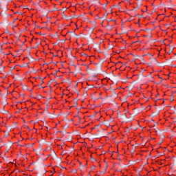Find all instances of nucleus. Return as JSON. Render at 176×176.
<instances>
[{
	"instance_id": "nucleus-50",
	"label": "nucleus",
	"mask_w": 176,
	"mask_h": 176,
	"mask_svg": "<svg viewBox=\"0 0 176 176\" xmlns=\"http://www.w3.org/2000/svg\"><path fill=\"white\" fill-rule=\"evenodd\" d=\"M77 94H78V96H80L79 93H78Z\"/></svg>"
},
{
	"instance_id": "nucleus-33",
	"label": "nucleus",
	"mask_w": 176,
	"mask_h": 176,
	"mask_svg": "<svg viewBox=\"0 0 176 176\" xmlns=\"http://www.w3.org/2000/svg\"><path fill=\"white\" fill-rule=\"evenodd\" d=\"M65 41H67V39H65V40L63 41V43H65Z\"/></svg>"
},
{
	"instance_id": "nucleus-23",
	"label": "nucleus",
	"mask_w": 176,
	"mask_h": 176,
	"mask_svg": "<svg viewBox=\"0 0 176 176\" xmlns=\"http://www.w3.org/2000/svg\"><path fill=\"white\" fill-rule=\"evenodd\" d=\"M54 156H55L56 157H57V155L56 154V153L54 152Z\"/></svg>"
},
{
	"instance_id": "nucleus-36",
	"label": "nucleus",
	"mask_w": 176,
	"mask_h": 176,
	"mask_svg": "<svg viewBox=\"0 0 176 176\" xmlns=\"http://www.w3.org/2000/svg\"><path fill=\"white\" fill-rule=\"evenodd\" d=\"M89 14L92 15V14H93V12H90Z\"/></svg>"
},
{
	"instance_id": "nucleus-19",
	"label": "nucleus",
	"mask_w": 176,
	"mask_h": 176,
	"mask_svg": "<svg viewBox=\"0 0 176 176\" xmlns=\"http://www.w3.org/2000/svg\"><path fill=\"white\" fill-rule=\"evenodd\" d=\"M76 87H78V84H76V85L74 86V89H76Z\"/></svg>"
},
{
	"instance_id": "nucleus-59",
	"label": "nucleus",
	"mask_w": 176,
	"mask_h": 176,
	"mask_svg": "<svg viewBox=\"0 0 176 176\" xmlns=\"http://www.w3.org/2000/svg\"><path fill=\"white\" fill-rule=\"evenodd\" d=\"M25 87H26V89H27V86L26 85L25 86Z\"/></svg>"
},
{
	"instance_id": "nucleus-44",
	"label": "nucleus",
	"mask_w": 176,
	"mask_h": 176,
	"mask_svg": "<svg viewBox=\"0 0 176 176\" xmlns=\"http://www.w3.org/2000/svg\"><path fill=\"white\" fill-rule=\"evenodd\" d=\"M38 97H42L41 95H38Z\"/></svg>"
},
{
	"instance_id": "nucleus-11",
	"label": "nucleus",
	"mask_w": 176,
	"mask_h": 176,
	"mask_svg": "<svg viewBox=\"0 0 176 176\" xmlns=\"http://www.w3.org/2000/svg\"><path fill=\"white\" fill-rule=\"evenodd\" d=\"M91 24H92L94 25V27H96V21H90Z\"/></svg>"
},
{
	"instance_id": "nucleus-52",
	"label": "nucleus",
	"mask_w": 176,
	"mask_h": 176,
	"mask_svg": "<svg viewBox=\"0 0 176 176\" xmlns=\"http://www.w3.org/2000/svg\"><path fill=\"white\" fill-rule=\"evenodd\" d=\"M60 176H64V175H60Z\"/></svg>"
},
{
	"instance_id": "nucleus-8",
	"label": "nucleus",
	"mask_w": 176,
	"mask_h": 176,
	"mask_svg": "<svg viewBox=\"0 0 176 176\" xmlns=\"http://www.w3.org/2000/svg\"><path fill=\"white\" fill-rule=\"evenodd\" d=\"M74 107H78V100H76V99H74Z\"/></svg>"
},
{
	"instance_id": "nucleus-30",
	"label": "nucleus",
	"mask_w": 176,
	"mask_h": 176,
	"mask_svg": "<svg viewBox=\"0 0 176 176\" xmlns=\"http://www.w3.org/2000/svg\"><path fill=\"white\" fill-rule=\"evenodd\" d=\"M74 35H75L76 36H77L76 33H75V32H74Z\"/></svg>"
},
{
	"instance_id": "nucleus-56",
	"label": "nucleus",
	"mask_w": 176,
	"mask_h": 176,
	"mask_svg": "<svg viewBox=\"0 0 176 176\" xmlns=\"http://www.w3.org/2000/svg\"><path fill=\"white\" fill-rule=\"evenodd\" d=\"M171 52H173V49L171 50Z\"/></svg>"
},
{
	"instance_id": "nucleus-16",
	"label": "nucleus",
	"mask_w": 176,
	"mask_h": 176,
	"mask_svg": "<svg viewBox=\"0 0 176 176\" xmlns=\"http://www.w3.org/2000/svg\"><path fill=\"white\" fill-rule=\"evenodd\" d=\"M84 96L85 97L87 96V92H85V94H84Z\"/></svg>"
},
{
	"instance_id": "nucleus-6",
	"label": "nucleus",
	"mask_w": 176,
	"mask_h": 176,
	"mask_svg": "<svg viewBox=\"0 0 176 176\" xmlns=\"http://www.w3.org/2000/svg\"><path fill=\"white\" fill-rule=\"evenodd\" d=\"M66 141H69V142L72 141V135L69 134V138L66 139Z\"/></svg>"
},
{
	"instance_id": "nucleus-1",
	"label": "nucleus",
	"mask_w": 176,
	"mask_h": 176,
	"mask_svg": "<svg viewBox=\"0 0 176 176\" xmlns=\"http://www.w3.org/2000/svg\"><path fill=\"white\" fill-rule=\"evenodd\" d=\"M100 45H101V43H100L99 44L96 43L94 45L95 50L96 52H98V53H101V48L100 47Z\"/></svg>"
},
{
	"instance_id": "nucleus-17",
	"label": "nucleus",
	"mask_w": 176,
	"mask_h": 176,
	"mask_svg": "<svg viewBox=\"0 0 176 176\" xmlns=\"http://www.w3.org/2000/svg\"><path fill=\"white\" fill-rule=\"evenodd\" d=\"M20 50H23V45H21Z\"/></svg>"
},
{
	"instance_id": "nucleus-3",
	"label": "nucleus",
	"mask_w": 176,
	"mask_h": 176,
	"mask_svg": "<svg viewBox=\"0 0 176 176\" xmlns=\"http://www.w3.org/2000/svg\"><path fill=\"white\" fill-rule=\"evenodd\" d=\"M111 93H112L111 94L112 97H116V98H118V94L115 92V89H111Z\"/></svg>"
},
{
	"instance_id": "nucleus-58",
	"label": "nucleus",
	"mask_w": 176,
	"mask_h": 176,
	"mask_svg": "<svg viewBox=\"0 0 176 176\" xmlns=\"http://www.w3.org/2000/svg\"><path fill=\"white\" fill-rule=\"evenodd\" d=\"M60 5H63V3H60Z\"/></svg>"
},
{
	"instance_id": "nucleus-25",
	"label": "nucleus",
	"mask_w": 176,
	"mask_h": 176,
	"mask_svg": "<svg viewBox=\"0 0 176 176\" xmlns=\"http://www.w3.org/2000/svg\"><path fill=\"white\" fill-rule=\"evenodd\" d=\"M124 116L125 118H127V116L126 115V113L124 114Z\"/></svg>"
},
{
	"instance_id": "nucleus-2",
	"label": "nucleus",
	"mask_w": 176,
	"mask_h": 176,
	"mask_svg": "<svg viewBox=\"0 0 176 176\" xmlns=\"http://www.w3.org/2000/svg\"><path fill=\"white\" fill-rule=\"evenodd\" d=\"M111 75L113 77V80H115L116 82V83H118L119 79L116 80V78L120 77V73H119L116 76H115V75H113V72H112Z\"/></svg>"
},
{
	"instance_id": "nucleus-18",
	"label": "nucleus",
	"mask_w": 176,
	"mask_h": 176,
	"mask_svg": "<svg viewBox=\"0 0 176 176\" xmlns=\"http://www.w3.org/2000/svg\"><path fill=\"white\" fill-rule=\"evenodd\" d=\"M73 173H74V174H76V173H77L76 170H73Z\"/></svg>"
},
{
	"instance_id": "nucleus-5",
	"label": "nucleus",
	"mask_w": 176,
	"mask_h": 176,
	"mask_svg": "<svg viewBox=\"0 0 176 176\" xmlns=\"http://www.w3.org/2000/svg\"><path fill=\"white\" fill-rule=\"evenodd\" d=\"M94 30H96V26H94L92 28H89V34H93V31H94Z\"/></svg>"
},
{
	"instance_id": "nucleus-12",
	"label": "nucleus",
	"mask_w": 176,
	"mask_h": 176,
	"mask_svg": "<svg viewBox=\"0 0 176 176\" xmlns=\"http://www.w3.org/2000/svg\"><path fill=\"white\" fill-rule=\"evenodd\" d=\"M91 160L92 162V163H94V162H96V159L93 158V157L91 155Z\"/></svg>"
},
{
	"instance_id": "nucleus-13",
	"label": "nucleus",
	"mask_w": 176,
	"mask_h": 176,
	"mask_svg": "<svg viewBox=\"0 0 176 176\" xmlns=\"http://www.w3.org/2000/svg\"><path fill=\"white\" fill-rule=\"evenodd\" d=\"M96 168V165H93L92 167H91V170H94Z\"/></svg>"
},
{
	"instance_id": "nucleus-40",
	"label": "nucleus",
	"mask_w": 176,
	"mask_h": 176,
	"mask_svg": "<svg viewBox=\"0 0 176 176\" xmlns=\"http://www.w3.org/2000/svg\"><path fill=\"white\" fill-rule=\"evenodd\" d=\"M118 6H120V3H118Z\"/></svg>"
},
{
	"instance_id": "nucleus-7",
	"label": "nucleus",
	"mask_w": 176,
	"mask_h": 176,
	"mask_svg": "<svg viewBox=\"0 0 176 176\" xmlns=\"http://www.w3.org/2000/svg\"><path fill=\"white\" fill-rule=\"evenodd\" d=\"M170 102H173L174 101V92H172V95L170 96Z\"/></svg>"
},
{
	"instance_id": "nucleus-41",
	"label": "nucleus",
	"mask_w": 176,
	"mask_h": 176,
	"mask_svg": "<svg viewBox=\"0 0 176 176\" xmlns=\"http://www.w3.org/2000/svg\"><path fill=\"white\" fill-rule=\"evenodd\" d=\"M58 63V62H56V64H55V65H57Z\"/></svg>"
},
{
	"instance_id": "nucleus-64",
	"label": "nucleus",
	"mask_w": 176,
	"mask_h": 176,
	"mask_svg": "<svg viewBox=\"0 0 176 176\" xmlns=\"http://www.w3.org/2000/svg\"><path fill=\"white\" fill-rule=\"evenodd\" d=\"M111 10H112V8H111Z\"/></svg>"
},
{
	"instance_id": "nucleus-47",
	"label": "nucleus",
	"mask_w": 176,
	"mask_h": 176,
	"mask_svg": "<svg viewBox=\"0 0 176 176\" xmlns=\"http://www.w3.org/2000/svg\"><path fill=\"white\" fill-rule=\"evenodd\" d=\"M36 47H38V45H37V46H36V47H35V49H36Z\"/></svg>"
},
{
	"instance_id": "nucleus-34",
	"label": "nucleus",
	"mask_w": 176,
	"mask_h": 176,
	"mask_svg": "<svg viewBox=\"0 0 176 176\" xmlns=\"http://www.w3.org/2000/svg\"><path fill=\"white\" fill-rule=\"evenodd\" d=\"M8 10V7H6V10Z\"/></svg>"
},
{
	"instance_id": "nucleus-46",
	"label": "nucleus",
	"mask_w": 176,
	"mask_h": 176,
	"mask_svg": "<svg viewBox=\"0 0 176 176\" xmlns=\"http://www.w3.org/2000/svg\"><path fill=\"white\" fill-rule=\"evenodd\" d=\"M36 47H38V45H37V46H36V47H35V49H36Z\"/></svg>"
},
{
	"instance_id": "nucleus-54",
	"label": "nucleus",
	"mask_w": 176,
	"mask_h": 176,
	"mask_svg": "<svg viewBox=\"0 0 176 176\" xmlns=\"http://www.w3.org/2000/svg\"><path fill=\"white\" fill-rule=\"evenodd\" d=\"M139 5V6H141V4H138Z\"/></svg>"
},
{
	"instance_id": "nucleus-37",
	"label": "nucleus",
	"mask_w": 176,
	"mask_h": 176,
	"mask_svg": "<svg viewBox=\"0 0 176 176\" xmlns=\"http://www.w3.org/2000/svg\"><path fill=\"white\" fill-rule=\"evenodd\" d=\"M25 96V94H24L22 95L23 97H24Z\"/></svg>"
},
{
	"instance_id": "nucleus-62",
	"label": "nucleus",
	"mask_w": 176,
	"mask_h": 176,
	"mask_svg": "<svg viewBox=\"0 0 176 176\" xmlns=\"http://www.w3.org/2000/svg\"><path fill=\"white\" fill-rule=\"evenodd\" d=\"M3 63V61L1 62V64Z\"/></svg>"
},
{
	"instance_id": "nucleus-14",
	"label": "nucleus",
	"mask_w": 176,
	"mask_h": 176,
	"mask_svg": "<svg viewBox=\"0 0 176 176\" xmlns=\"http://www.w3.org/2000/svg\"><path fill=\"white\" fill-rule=\"evenodd\" d=\"M70 65H74V60H71Z\"/></svg>"
},
{
	"instance_id": "nucleus-42",
	"label": "nucleus",
	"mask_w": 176,
	"mask_h": 176,
	"mask_svg": "<svg viewBox=\"0 0 176 176\" xmlns=\"http://www.w3.org/2000/svg\"><path fill=\"white\" fill-rule=\"evenodd\" d=\"M12 69H14V67H11Z\"/></svg>"
},
{
	"instance_id": "nucleus-38",
	"label": "nucleus",
	"mask_w": 176,
	"mask_h": 176,
	"mask_svg": "<svg viewBox=\"0 0 176 176\" xmlns=\"http://www.w3.org/2000/svg\"><path fill=\"white\" fill-rule=\"evenodd\" d=\"M138 24H140V20H138Z\"/></svg>"
},
{
	"instance_id": "nucleus-63",
	"label": "nucleus",
	"mask_w": 176,
	"mask_h": 176,
	"mask_svg": "<svg viewBox=\"0 0 176 176\" xmlns=\"http://www.w3.org/2000/svg\"><path fill=\"white\" fill-rule=\"evenodd\" d=\"M3 63V61L1 62V64Z\"/></svg>"
},
{
	"instance_id": "nucleus-49",
	"label": "nucleus",
	"mask_w": 176,
	"mask_h": 176,
	"mask_svg": "<svg viewBox=\"0 0 176 176\" xmlns=\"http://www.w3.org/2000/svg\"><path fill=\"white\" fill-rule=\"evenodd\" d=\"M113 8H115V5L113 6Z\"/></svg>"
},
{
	"instance_id": "nucleus-27",
	"label": "nucleus",
	"mask_w": 176,
	"mask_h": 176,
	"mask_svg": "<svg viewBox=\"0 0 176 176\" xmlns=\"http://www.w3.org/2000/svg\"><path fill=\"white\" fill-rule=\"evenodd\" d=\"M123 50H124V49H126V46L122 47Z\"/></svg>"
},
{
	"instance_id": "nucleus-43",
	"label": "nucleus",
	"mask_w": 176,
	"mask_h": 176,
	"mask_svg": "<svg viewBox=\"0 0 176 176\" xmlns=\"http://www.w3.org/2000/svg\"><path fill=\"white\" fill-rule=\"evenodd\" d=\"M104 171H107V168H105Z\"/></svg>"
},
{
	"instance_id": "nucleus-15",
	"label": "nucleus",
	"mask_w": 176,
	"mask_h": 176,
	"mask_svg": "<svg viewBox=\"0 0 176 176\" xmlns=\"http://www.w3.org/2000/svg\"><path fill=\"white\" fill-rule=\"evenodd\" d=\"M50 83H52V82H49V83H48V85H49V87H50V89H52V86H50Z\"/></svg>"
},
{
	"instance_id": "nucleus-9",
	"label": "nucleus",
	"mask_w": 176,
	"mask_h": 176,
	"mask_svg": "<svg viewBox=\"0 0 176 176\" xmlns=\"http://www.w3.org/2000/svg\"><path fill=\"white\" fill-rule=\"evenodd\" d=\"M108 14H109V13H108V12H107L106 14H104L103 15L102 19H104V20L107 19V16H108Z\"/></svg>"
},
{
	"instance_id": "nucleus-10",
	"label": "nucleus",
	"mask_w": 176,
	"mask_h": 176,
	"mask_svg": "<svg viewBox=\"0 0 176 176\" xmlns=\"http://www.w3.org/2000/svg\"><path fill=\"white\" fill-rule=\"evenodd\" d=\"M2 104H3L4 105L3 108H5V106L8 105V102L6 100H4V102H3Z\"/></svg>"
},
{
	"instance_id": "nucleus-51",
	"label": "nucleus",
	"mask_w": 176,
	"mask_h": 176,
	"mask_svg": "<svg viewBox=\"0 0 176 176\" xmlns=\"http://www.w3.org/2000/svg\"><path fill=\"white\" fill-rule=\"evenodd\" d=\"M104 10H107L105 8H104Z\"/></svg>"
},
{
	"instance_id": "nucleus-60",
	"label": "nucleus",
	"mask_w": 176,
	"mask_h": 176,
	"mask_svg": "<svg viewBox=\"0 0 176 176\" xmlns=\"http://www.w3.org/2000/svg\"><path fill=\"white\" fill-rule=\"evenodd\" d=\"M94 116H96V114H94Z\"/></svg>"
},
{
	"instance_id": "nucleus-22",
	"label": "nucleus",
	"mask_w": 176,
	"mask_h": 176,
	"mask_svg": "<svg viewBox=\"0 0 176 176\" xmlns=\"http://www.w3.org/2000/svg\"><path fill=\"white\" fill-rule=\"evenodd\" d=\"M28 127V130H29V131H31V129H30V126H27Z\"/></svg>"
},
{
	"instance_id": "nucleus-29",
	"label": "nucleus",
	"mask_w": 176,
	"mask_h": 176,
	"mask_svg": "<svg viewBox=\"0 0 176 176\" xmlns=\"http://www.w3.org/2000/svg\"><path fill=\"white\" fill-rule=\"evenodd\" d=\"M110 30H112V26H109Z\"/></svg>"
},
{
	"instance_id": "nucleus-4",
	"label": "nucleus",
	"mask_w": 176,
	"mask_h": 176,
	"mask_svg": "<svg viewBox=\"0 0 176 176\" xmlns=\"http://www.w3.org/2000/svg\"><path fill=\"white\" fill-rule=\"evenodd\" d=\"M1 14L3 16V17H8V14H6V10L1 11Z\"/></svg>"
},
{
	"instance_id": "nucleus-20",
	"label": "nucleus",
	"mask_w": 176,
	"mask_h": 176,
	"mask_svg": "<svg viewBox=\"0 0 176 176\" xmlns=\"http://www.w3.org/2000/svg\"><path fill=\"white\" fill-rule=\"evenodd\" d=\"M39 89H42V84L40 85Z\"/></svg>"
},
{
	"instance_id": "nucleus-45",
	"label": "nucleus",
	"mask_w": 176,
	"mask_h": 176,
	"mask_svg": "<svg viewBox=\"0 0 176 176\" xmlns=\"http://www.w3.org/2000/svg\"><path fill=\"white\" fill-rule=\"evenodd\" d=\"M155 108H157V105H155Z\"/></svg>"
},
{
	"instance_id": "nucleus-28",
	"label": "nucleus",
	"mask_w": 176,
	"mask_h": 176,
	"mask_svg": "<svg viewBox=\"0 0 176 176\" xmlns=\"http://www.w3.org/2000/svg\"><path fill=\"white\" fill-rule=\"evenodd\" d=\"M108 5V2L104 4V6H107Z\"/></svg>"
},
{
	"instance_id": "nucleus-32",
	"label": "nucleus",
	"mask_w": 176,
	"mask_h": 176,
	"mask_svg": "<svg viewBox=\"0 0 176 176\" xmlns=\"http://www.w3.org/2000/svg\"><path fill=\"white\" fill-rule=\"evenodd\" d=\"M111 21H114L115 23H116V20H111Z\"/></svg>"
},
{
	"instance_id": "nucleus-48",
	"label": "nucleus",
	"mask_w": 176,
	"mask_h": 176,
	"mask_svg": "<svg viewBox=\"0 0 176 176\" xmlns=\"http://www.w3.org/2000/svg\"><path fill=\"white\" fill-rule=\"evenodd\" d=\"M64 36H67V34H64Z\"/></svg>"
},
{
	"instance_id": "nucleus-21",
	"label": "nucleus",
	"mask_w": 176,
	"mask_h": 176,
	"mask_svg": "<svg viewBox=\"0 0 176 176\" xmlns=\"http://www.w3.org/2000/svg\"><path fill=\"white\" fill-rule=\"evenodd\" d=\"M154 61H155V63H157V60H156V58H153Z\"/></svg>"
},
{
	"instance_id": "nucleus-35",
	"label": "nucleus",
	"mask_w": 176,
	"mask_h": 176,
	"mask_svg": "<svg viewBox=\"0 0 176 176\" xmlns=\"http://www.w3.org/2000/svg\"><path fill=\"white\" fill-rule=\"evenodd\" d=\"M87 90H88V89H87V88H85V91H86V92L87 91Z\"/></svg>"
},
{
	"instance_id": "nucleus-39",
	"label": "nucleus",
	"mask_w": 176,
	"mask_h": 176,
	"mask_svg": "<svg viewBox=\"0 0 176 176\" xmlns=\"http://www.w3.org/2000/svg\"><path fill=\"white\" fill-rule=\"evenodd\" d=\"M159 96V94H157L156 96H155V97H158Z\"/></svg>"
},
{
	"instance_id": "nucleus-31",
	"label": "nucleus",
	"mask_w": 176,
	"mask_h": 176,
	"mask_svg": "<svg viewBox=\"0 0 176 176\" xmlns=\"http://www.w3.org/2000/svg\"><path fill=\"white\" fill-rule=\"evenodd\" d=\"M96 16H97V17H98L99 19H101V17H100V16H98V14H97Z\"/></svg>"
},
{
	"instance_id": "nucleus-24",
	"label": "nucleus",
	"mask_w": 176,
	"mask_h": 176,
	"mask_svg": "<svg viewBox=\"0 0 176 176\" xmlns=\"http://www.w3.org/2000/svg\"><path fill=\"white\" fill-rule=\"evenodd\" d=\"M43 83V79H41V85Z\"/></svg>"
},
{
	"instance_id": "nucleus-26",
	"label": "nucleus",
	"mask_w": 176,
	"mask_h": 176,
	"mask_svg": "<svg viewBox=\"0 0 176 176\" xmlns=\"http://www.w3.org/2000/svg\"><path fill=\"white\" fill-rule=\"evenodd\" d=\"M84 56H85V57H87V54H84Z\"/></svg>"
},
{
	"instance_id": "nucleus-55",
	"label": "nucleus",
	"mask_w": 176,
	"mask_h": 176,
	"mask_svg": "<svg viewBox=\"0 0 176 176\" xmlns=\"http://www.w3.org/2000/svg\"><path fill=\"white\" fill-rule=\"evenodd\" d=\"M49 156H50V155H47V157H49Z\"/></svg>"
},
{
	"instance_id": "nucleus-57",
	"label": "nucleus",
	"mask_w": 176,
	"mask_h": 176,
	"mask_svg": "<svg viewBox=\"0 0 176 176\" xmlns=\"http://www.w3.org/2000/svg\"><path fill=\"white\" fill-rule=\"evenodd\" d=\"M107 167H108L107 166H105V168H107Z\"/></svg>"
},
{
	"instance_id": "nucleus-61",
	"label": "nucleus",
	"mask_w": 176,
	"mask_h": 176,
	"mask_svg": "<svg viewBox=\"0 0 176 176\" xmlns=\"http://www.w3.org/2000/svg\"><path fill=\"white\" fill-rule=\"evenodd\" d=\"M104 162L105 163V160H104Z\"/></svg>"
},
{
	"instance_id": "nucleus-53",
	"label": "nucleus",
	"mask_w": 176,
	"mask_h": 176,
	"mask_svg": "<svg viewBox=\"0 0 176 176\" xmlns=\"http://www.w3.org/2000/svg\"><path fill=\"white\" fill-rule=\"evenodd\" d=\"M139 5V6H141V4H138Z\"/></svg>"
}]
</instances>
